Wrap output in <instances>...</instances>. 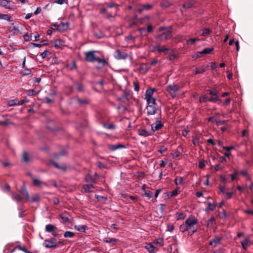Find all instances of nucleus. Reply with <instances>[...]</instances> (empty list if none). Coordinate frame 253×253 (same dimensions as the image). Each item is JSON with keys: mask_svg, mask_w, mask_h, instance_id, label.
Instances as JSON below:
<instances>
[{"mask_svg": "<svg viewBox=\"0 0 253 253\" xmlns=\"http://www.w3.org/2000/svg\"><path fill=\"white\" fill-rule=\"evenodd\" d=\"M210 31H211L209 28H205V29L202 30L200 32V34L203 36H207L210 34Z\"/></svg>", "mask_w": 253, "mask_h": 253, "instance_id": "nucleus-23", "label": "nucleus"}, {"mask_svg": "<svg viewBox=\"0 0 253 253\" xmlns=\"http://www.w3.org/2000/svg\"><path fill=\"white\" fill-rule=\"evenodd\" d=\"M195 74H201L205 72V70L203 68H200L199 69H196L194 71Z\"/></svg>", "mask_w": 253, "mask_h": 253, "instance_id": "nucleus-39", "label": "nucleus"}, {"mask_svg": "<svg viewBox=\"0 0 253 253\" xmlns=\"http://www.w3.org/2000/svg\"><path fill=\"white\" fill-rule=\"evenodd\" d=\"M55 239L52 240H45L43 244V245L48 248H56L57 245L54 242Z\"/></svg>", "mask_w": 253, "mask_h": 253, "instance_id": "nucleus-9", "label": "nucleus"}, {"mask_svg": "<svg viewBox=\"0 0 253 253\" xmlns=\"http://www.w3.org/2000/svg\"><path fill=\"white\" fill-rule=\"evenodd\" d=\"M209 100L211 102H215L218 100V99L216 97H211L210 98Z\"/></svg>", "mask_w": 253, "mask_h": 253, "instance_id": "nucleus-64", "label": "nucleus"}, {"mask_svg": "<svg viewBox=\"0 0 253 253\" xmlns=\"http://www.w3.org/2000/svg\"><path fill=\"white\" fill-rule=\"evenodd\" d=\"M161 116L160 115V112H159L157 114V117L156 118L155 123L151 125V131L153 134L155 131L160 129L163 126V124L161 123Z\"/></svg>", "mask_w": 253, "mask_h": 253, "instance_id": "nucleus-2", "label": "nucleus"}, {"mask_svg": "<svg viewBox=\"0 0 253 253\" xmlns=\"http://www.w3.org/2000/svg\"><path fill=\"white\" fill-rule=\"evenodd\" d=\"M145 248L151 253H154L155 252L156 248L151 243L147 244Z\"/></svg>", "mask_w": 253, "mask_h": 253, "instance_id": "nucleus-17", "label": "nucleus"}, {"mask_svg": "<svg viewBox=\"0 0 253 253\" xmlns=\"http://www.w3.org/2000/svg\"><path fill=\"white\" fill-rule=\"evenodd\" d=\"M158 48V52H163L165 54H168L169 53V51L170 50L169 48H167L164 46L160 47V48Z\"/></svg>", "mask_w": 253, "mask_h": 253, "instance_id": "nucleus-20", "label": "nucleus"}, {"mask_svg": "<svg viewBox=\"0 0 253 253\" xmlns=\"http://www.w3.org/2000/svg\"><path fill=\"white\" fill-rule=\"evenodd\" d=\"M104 241L108 243H112L113 244H115L117 242L118 240L115 238H104Z\"/></svg>", "mask_w": 253, "mask_h": 253, "instance_id": "nucleus-24", "label": "nucleus"}, {"mask_svg": "<svg viewBox=\"0 0 253 253\" xmlns=\"http://www.w3.org/2000/svg\"><path fill=\"white\" fill-rule=\"evenodd\" d=\"M23 159L26 162H28L30 161L28 155L26 152H24L23 153Z\"/></svg>", "mask_w": 253, "mask_h": 253, "instance_id": "nucleus-38", "label": "nucleus"}, {"mask_svg": "<svg viewBox=\"0 0 253 253\" xmlns=\"http://www.w3.org/2000/svg\"><path fill=\"white\" fill-rule=\"evenodd\" d=\"M12 199L17 202H21L22 201V197L17 194H13Z\"/></svg>", "mask_w": 253, "mask_h": 253, "instance_id": "nucleus-31", "label": "nucleus"}, {"mask_svg": "<svg viewBox=\"0 0 253 253\" xmlns=\"http://www.w3.org/2000/svg\"><path fill=\"white\" fill-rule=\"evenodd\" d=\"M180 231L184 232L186 231H189L188 229L187 228L186 224L183 223V224L181 225L180 226Z\"/></svg>", "mask_w": 253, "mask_h": 253, "instance_id": "nucleus-37", "label": "nucleus"}, {"mask_svg": "<svg viewBox=\"0 0 253 253\" xmlns=\"http://www.w3.org/2000/svg\"><path fill=\"white\" fill-rule=\"evenodd\" d=\"M17 100H12L8 102V105L9 106H13L14 105H17Z\"/></svg>", "mask_w": 253, "mask_h": 253, "instance_id": "nucleus-45", "label": "nucleus"}, {"mask_svg": "<svg viewBox=\"0 0 253 253\" xmlns=\"http://www.w3.org/2000/svg\"><path fill=\"white\" fill-rule=\"evenodd\" d=\"M65 0H55L54 2L59 4H62L64 3Z\"/></svg>", "mask_w": 253, "mask_h": 253, "instance_id": "nucleus-59", "label": "nucleus"}, {"mask_svg": "<svg viewBox=\"0 0 253 253\" xmlns=\"http://www.w3.org/2000/svg\"><path fill=\"white\" fill-rule=\"evenodd\" d=\"M93 188V185L92 184H86L84 185V189L85 192H90L91 189Z\"/></svg>", "mask_w": 253, "mask_h": 253, "instance_id": "nucleus-26", "label": "nucleus"}, {"mask_svg": "<svg viewBox=\"0 0 253 253\" xmlns=\"http://www.w3.org/2000/svg\"><path fill=\"white\" fill-rule=\"evenodd\" d=\"M205 167V163L203 161H201L199 162V167L200 169H203Z\"/></svg>", "mask_w": 253, "mask_h": 253, "instance_id": "nucleus-53", "label": "nucleus"}, {"mask_svg": "<svg viewBox=\"0 0 253 253\" xmlns=\"http://www.w3.org/2000/svg\"><path fill=\"white\" fill-rule=\"evenodd\" d=\"M172 37V33L170 30H168L163 33L156 36V38L160 39L161 41H164L169 39Z\"/></svg>", "mask_w": 253, "mask_h": 253, "instance_id": "nucleus-5", "label": "nucleus"}, {"mask_svg": "<svg viewBox=\"0 0 253 253\" xmlns=\"http://www.w3.org/2000/svg\"><path fill=\"white\" fill-rule=\"evenodd\" d=\"M32 35H29L28 34L24 35L23 38L25 41H29L32 40L31 39Z\"/></svg>", "mask_w": 253, "mask_h": 253, "instance_id": "nucleus-44", "label": "nucleus"}, {"mask_svg": "<svg viewBox=\"0 0 253 253\" xmlns=\"http://www.w3.org/2000/svg\"><path fill=\"white\" fill-rule=\"evenodd\" d=\"M116 7H117V4L116 3H110V4H108V8L115 7V8H116Z\"/></svg>", "mask_w": 253, "mask_h": 253, "instance_id": "nucleus-62", "label": "nucleus"}, {"mask_svg": "<svg viewBox=\"0 0 253 253\" xmlns=\"http://www.w3.org/2000/svg\"><path fill=\"white\" fill-rule=\"evenodd\" d=\"M221 238L215 236L212 240H211L209 244L212 247H215L221 243Z\"/></svg>", "mask_w": 253, "mask_h": 253, "instance_id": "nucleus-10", "label": "nucleus"}, {"mask_svg": "<svg viewBox=\"0 0 253 253\" xmlns=\"http://www.w3.org/2000/svg\"><path fill=\"white\" fill-rule=\"evenodd\" d=\"M153 6V5L152 4H144L142 5L141 8H139L137 10L140 13H141L143 11L149 10L151 9Z\"/></svg>", "mask_w": 253, "mask_h": 253, "instance_id": "nucleus-14", "label": "nucleus"}, {"mask_svg": "<svg viewBox=\"0 0 253 253\" xmlns=\"http://www.w3.org/2000/svg\"><path fill=\"white\" fill-rule=\"evenodd\" d=\"M154 243L156 244H159L161 246H163V240L162 238L157 239L154 242Z\"/></svg>", "mask_w": 253, "mask_h": 253, "instance_id": "nucleus-41", "label": "nucleus"}, {"mask_svg": "<svg viewBox=\"0 0 253 253\" xmlns=\"http://www.w3.org/2000/svg\"><path fill=\"white\" fill-rule=\"evenodd\" d=\"M27 93L28 95H34L37 94L38 92L34 89H30L27 91Z\"/></svg>", "mask_w": 253, "mask_h": 253, "instance_id": "nucleus-43", "label": "nucleus"}, {"mask_svg": "<svg viewBox=\"0 0 253 253\" xmlns=\"http://www.w3.org/2000/svg\"><path fill=\"white\" fill-rule=\"evenodd\" d=\"M199 139L197 138H195L192 140V142L194 145H196L199 144Z\"/></svg>", "mask_w": 253, "mask_h": 253, "instance_id": "nucleus-54", "label": "nucleus"}, {"mask_svg": "<svg viewBox=\"0 0 253 253\" xmlns=\"http://www.w3.org/2000/svg\"><path fill=\"white\" fill-rule=\"evenodd\" d=\"M199 39L198 38H192L188 40L186 42L187 44H193L195 42L199 41Z\"/></svg>", "mask_w": 253, "mask_h": 253, "instance_id": "nucleus-34", "label": "nucleus"}, {"mask_svg": "<svg viewBox=\"0 0 253 253\" xmlns=\"http://www.w3.org/2000/svg\"><path fill=\"white\" fill-rule=\"evenodd\" d=\"M208 208L211 210L213 211L215 209V205L214 203H208Z\"/></svg>", "mask_w": 253, "mask_h": 253, "instance_id": "nucleus-49", "label": "nucleus"}, {"mask_svg": "<svg viewBox=\"0 0 253 253\" xmlns=\"http://www.w3.org/2000/svg\"><path fill=\"white\" fill-rule=\"evenodd\" d=\"M215 122H216V123L217 125H220L224 124L226 122V121H217V120H215Z\"/></svg>", "mask_w": 253, "mask_h": 253, "instance_id": "nucleus-63", "label": "nucleus"}, {"mask_svg": "<svg viewBox=\"0 0 253 253\" xmlns=\"http://www.w3.org/2000/svg\"><path fill=\"white\" fill-rule=\"evenodd\" d=\"M193 5V2L192 1H189L186 3L183 4V7L185 8H191Z\"/></svg>", "mask_w": 253, "mask_h": 253, "instance_id": "nucleus-35", "label": "nucleus"}, {"mask_svg": "<svg viewBox=\"0 0 253 253\" xmlns=\"http://www.w3.org/2000/svg\"><path fill=\"white\" fill-rule=\"evenodd\" d=\"M0 18L6 20H9L10 16L6 14H0Z\"/></svg>", "mask_w": 253, "mask_h": 253, "instance_id": "nucleus-40", "label": "nucleus"}, {"mask_svg": "<svg viewBox=\"0 0 253 253\" xmlns=\"http://www.w3.org/2000/svg\"><path fill=\"white\" fill-rule=\"evenodd\" d=\"M213 48H206L204 49L202 51L200 52V54H209L210 53L212 50Z\"/></svg>", "mask_w": 253, "mask_h": 253, "instance_id": "nucleus-28", "label": "nucleus"}, {"mask_svg": "<svg viewBox=\"0 0 253 253\" xmlns=\"http://www.w3.org/2000/svg\"><path fill=\"white\" fill-rule=\"evenodd\" d=\"M94 51H89L85 52V60L86 61L93 62L95 61L96 56L94 55Z\"/></svg>", "mask_w": 253, "mask_h": 253, "instance_id": "nucleus-7", "label": "nucleus"}, {"mask_svg": "<svg viewBox=\"0 0 253 253\" xmlns=\"http://www.w3.org/2000/svg\"><path fill=\"white\" fill-rule=\"evenodd\" d=\"M197 223V219L193 216H191L187 218L185 221V224H186L187 228L189 230H191L192 233L191 235L197 231V228H194V226Z\"/></svg>", "mask_w": 253, "mask_h": 253, "instance_id": "nucleus-1", "label": "nucleus"}, {"mask_svg": "<svg viewBox=\"0 0 253 253\" xmlns=\"http://www.w3.org/2000/svg\"><path fill=\"white\" fill-rule=\"evenodd\" d=\"M68 28V23H63L62 22L58 26V30L59 31H65Z\"/></svg>", "mask_w": 253, "mask_h": 253, "instance_id": "nucleus-18", "label": "nucleus"}, {"mask_svg": "<svg viewBox=\"0 0 253 253\" xmlns=\"http://www.w3.org/2000/svg\"><path fill=\"white\" fill-rule=\"evenodd\" d=\"M242 246L244 250H247L248 247L251 245V241L248 238H246L241 242Z\"/></svg>", "mask_w": 253, "mask_h": 253, "instance_id": "nucleus-15", "label": "nucleus"}, {"mask_svg": "<svg viewBox=\"0 0 253 253\" xmlns=\"http://www.w3.org/2000/svg\"><path fill=\"white\" fill-rule=\"evenodd\" d=\"M59 26V25H57L56 24H52L51 25V28L53 29V30H58V26Z\"/></svg>", "mask_w": 253, "mask_h": 253, "instance_id": "nucleus-61", "label": "nucleus"}, {"mask_svg": "<svg viewBox=\"0 0 253 253\" xmlns=\"http://www.w3.org/2000/svg\"><path fill=\"white\" fill-rule=\"evenodd\" d=\"M174 229V227L173 225H168V229L167 231L169 232H171Z\"/></svg>", "mask_w": 253, "mask_h": 253, "instance_id": "nucleus-56", "label": "nucleus"}, {"mask_svg": "<svg viewBox=\"0 0 253 253\" xmlns=\"http://www.w3.org/2000/svg\"><path fill=\"white\" fill-rule=\"evenodd\" d=\"M31 73V70L28 69H25L21 72V74L22 76H27L30 75Z\"/></svg>", "mask_w": 253, "mask_h": 253, "instance_id": "nucleus-33", "label": "nucleus"}, {"mask_svg": "<svg viewBox=\"0 0 253 253\" xmlns=\"http://www.w3.org/2000/svg\"><path fill=\"white\" fill-rule=\"evenodd\" d=\"M134 89L135 91H139V85L136 83H134Z\"/></svg>", "mask_w": 253, "mask_h": 253, "instance_id": "nucleus-57", "label": "nucleus"}, {"mask_svg": "<svg viewBox=\"0 0 253 253\" xmlns=\"http://www.w3.org/2000/svg\"><path fill=\"white\" fill-rule=\"evenodd\" d=\"M40 195L38 194H36L35 195H33L31 198H30V201L29 202H38L40 200Z\"/></svg>", "mask_w": 253, "mask_h": 253, "instance_id": "nucleus-29", "label": "nucleus"}, {"mask_svg": "<svg viewBox=\"0 0 253 253\" xmlns=\"http://www.w3.org/2000/svg\"><path fill=\"white\" fill-rule=\"evenodd\" d=\"M154 92V90L152 88L148 89L146 91L145 94V98L147 100V102H149L150 103H155V99L153 97V94Z\"/></svg>", "mask_w": 253, "mask_h": 253, "instance_id": "nucleus-6", "label": "nucleus"}, {"mask_svg": "<svg viewBox=\"0 0 253 253\" xmlns=\"http://www.w3.org/2000/svg\"><path fill=\"white\" fill-rule=\"evenodd\" d=\"M138 133L139 135L144 136V137H147L148 136L152 135L153 134L151 130L150 131H147L145 129H139L138 131Z\"/></svg>", "mask_w": 253, "mask_h": 253, "instance_id": "nucleus-13", "label": "nucleus"}, {"mask_svg": "<svg viewBox=\"0 0 253 253\" xmlns=\"http://www.w3.org/2000/svg\"><path fill=\"white\" fill-rule=\"evenodd\" d=\"M145 194L148 198H151L153 196V193L150 191L145 192Z\"/></svg>", "mask_w": 253, "mask_h": 253, "instance_id": "nucleus-58", "label": "nucleus"}, {"mask_svg": "<svg viewBox=\"0 0 253 253\" xmlns=\"http://www.w3.org/2000/svg\"><path fill=\"white\" fill-rule=\"evenodd\" d=\"M199 100L200 102H206L207 101V97L206 95H203L200 97Z\"/></svg>", "mask_w": 253, "mask_h": 253, "instance_id": "nucleus-48", "label": "nucleus"}, {"mask_svg": "<svg viewBox=\"0 0 253 253\" xmlns=\"http://www.w3.org/2000/svg\"><path fill=\"white\" fill-rule=\"evenodd\" d=\"M48 55V51L47 50H44L42 53V56L43 58H45Z\"/></svg>", "mask_w": 253, "mask_h": 253, "instance_id": "nucleus-60", "label": "nucleus"}, {"mask_svg": "<svg viewBox=\"0 0 253 253\" xmlns=\"http://www.w3.org/2000/svg\"><path fill=\"white\" fill-rule=\"evenodd\" d=\"M47 44V41L46 40H42L40 43H33L35 47H41L42 45Z\"/></svg>", "mask_w": 253, "mask_h": 253, "instance_id": "nucleus-30", "label": "nucleus"}, {"mask_svg": "<svg viewBox=\"0 0 253 253\" xmlns=\"http://www.w3.org/2000/svg\"><path fill=\"white\" fill-rule=\"evenodd\" d=\"M85 181L86 182H90L91 183H95V178L91 176L90 174H87L85 177Z\"/></svg>", "mask_w": 253, "mask_h": 253, "instance_id": "nucleus-25", "label": "nucleus"}, {"mask_svg": "<svg viewBox=\"0 0 253 253\" xmlns=\"http://www.w3.org/2000/svg\"><path fill=\"white\" fill-rule=\"evenodd\" d=\"M148 106L146 107L147 113L148 115H153L155 114H156V116H157V114L160 112L161 111L159 110L157 111L156 108V103H150L149 102H147Z\"/></svg>", "mask_w": 253, "mask_h": 253, "instance_id": "nucleus-3", "label": "nucleus"}, {"mask_svg": "<svg viewBox=\"0 0 253 253\" xmlns=\"http://www.w3.org/2000/svg\"><path fill=\"white\" fill-rule=\"evenodd\" d=\"M74 235L75 233L71 231H66L64 234V236L65 238H72Z\"/></svg>", "mask_w": 253, "mask_h": 253, "instance_id": "nucleus-32", "label": "nucleus"}, {"mask_svg": "<svg viewBox=\"0 0 253 253\" xmlns=\"http://www.w3.org/2000/svg\"><path fill=\"white\" fill-rule=\"evenodd\" d=\"M114 57L118 60L125 59L127 57V54L124 52H121L120 50L118 49L115 51Z\"/></svg>", "mask_w": 253, "mask_h": 253, "instance_id": "nucleus-8", "label": "nucleus"}, {"mask_svg": "<svg viewBox=\"0 0 253 253\" xmlns=\"http://www.w3.org/2000/svg\"><path fill=\"white\" fill-rule=\"evenodd\" d=\"M12 124V123L9 120H6L5 121H0V125L7 126L10 124Z\"/></svg>", "mask_w": 253, "mask_h": 253, "instance_id": "nucleus-36", "label": "nucleus"}, {"mask_svg": "<svg viewBox=\"0 0 253 253\" xmlns=\"http://www.w3.org/2000/svg\"><path fill=\"white\" fill-rule=\"evenodd\" d=\"M179 87L175 84L169 85L167 86V90L169 93L172 97H176V92L179 90Z\"/></svg>", "mask_w": 253, "mask_h": 253, "instance_id": "nucleus-4", "label": "nucleus"}, {"mask_svg": "<svg viewBox=\"0 0 253 253\" xmlns=\"http://www.w3.org/2000/svg\"><path fill=\"white\" fill-rule=\"evenodd\" d=\"M61 218L63 220V222L65 223L68 222L69 221L68 217L66 216L65 214H61Z\"/></svg>", "mask_w": 253, "mask_h": 253, "instance_id": "nucleus-46", "label": "nucleus"}, {"mask_svg": "<svg viewBox=\"0 0 253 253\" xmlns=\"http://www.w3.org/2000/svg\"><path fill=\"white\" fill-rule=\"evenodd\" d=\"M238 174L237 170H235L233 174H231V180H234L236 179V176Z\"/></svg>", "mask_w": 253, "mask_h": 253, "instance_id": "nucleus-52", "label": "nucleus"}, {"mask_svg": "<svg viewBox=\"0 0 253 253\" xmlns=\"http://www.w3.org/2000/svg\"><path fill=\"white\" fill-rule=\"evenodd\" d=\"M85 225H79L75 226V229L81 232H84L85 230Z\"/></svg>", "mask_w": 253, "mask_h": 253, "instance_id": "nucleus-27", "label": "nucleus"}, {"mask_svg": "<svg viewBox=\"0 0 253 253\" xmlns=\"http://www.w3.org/2000/svg\"><path fill=\"white\" fill-rule=\"evenodd\" d=\"M95 61H97L98 63L101 64L100 67H96L97 69H100L102 67L107 64V61L104 59H101L99 57H96L95 59Z\"/></svg>", "mask_w": 253, "mask_h": 253, "instance_id": "nucleus-16", "label": "nucleus"}, {"mask_svg": "<svg viewBox=\"0 0 253 253\" xmlns=\"http://www.w3.org/2000/svg\"><path fill=\"white\" fill-rule=\"evenodd\" d=\"M56 227L52 224H47L45 226V230L48 232H52Z\"/></svg>", "mask_w": 253, "mask_h": 253, "instance_id": "nucleus-21", "label": "nucleus"}, {"mask_svg": "<svg viewBox=\"0 0 253 253\" xmlns=\"http://www.w3.org/2000/svg\"><path fill=\"white\" fill-rule=\"evenodd\" d=\"M20 193L22 195L23 198H24L27 201H30V198L29 195V193L24 187H22L20 190Z\"/></svg>", "mask_w": 253, "mask_h": 253, "instance_id": "nucleus-12", "label": "nucleus"}, {"mask_svg": "<svg viewBox=\"0 0 253 253\" xmlns=\"http://www.w3.org/2000/svg\"><path fill=\"white\" fill-rule=\"evenodd\" d=\"M77 87L79 91H82L84 90V87L82 84H77Z\"/></svg>", "mask_w": 253, "mask_h": 253, "instance_id": "nucleus-51", "label": "nucleus"}, {"mask_svg": "<svg viewBox=\"0 0 253 253\" xmlns=\"http://www.w3.org/2000/svg\"><path fill=\"white\" fill-rule=\"evenodd\" d=\"M215 221V219L214 217H211L209 220H208L207 222V226H209L210 225H212V223Z\"/></svg>", "mask_w": 253, "mask_h": 253, "instance_id": "nucleus-50", "label": "nucleus"}, {"mask_svg": "<svg viewBox=\"0 0 253 253\" xmlns=\"http://www.w3.org/2000/svg\"><path fill=\"white\" fill-rule=\"evenodd\" d=\"M183 181V178L182 177L177 178L174 180V182L176 185L180 184Z\"/></svg>", "mask_w": 253, "mask_h": 253, "instance_id": "nucleus-42", "label": "nucleus"}, {"mask_svg": "<svg viewBox=\"0 0 253 253\" xmlns=\"http://www.w3.org/2000/svg\"><path fill=\"white\" fill-rule=\"evenodd\" d=\"M48 165L50 166H53L54 167L62 171H65L66 170V167L65 166H59L57 163L52 161H50Z\"/></svg>", "mask_w": 253, "mask_h": 253, "instance_id": "nucleus-11", "label": "nucleus"}, {"mask_svg": "<svg viewBox=\"0 0 253 253\" xmlns=\"http://www.w3.org/2000/svg\"><path fill=\"white\" fill-rule=\"evenodd\" d=\"M29 175L32 176V175H31L30 173H29ZM31 177L32 178L33 183V184L35 186H41L42 184H43V182H42V181H40V180H39L38 179H36V178H34L33 177Z\"/></svg>", "mask_w": 253, "mask_h": 253, "instance_id": "nucleus-19", "label": "nucleus"}, {"mask_svg": "<svg viewBox=\"0 0 253 253\" xmlns=\"http://www.w3.org/2000/svg\"><path fill=\"white\" fill-rule=\"evenodd\" d=\"M162 6L164 7H168L170 5V3L167 0H164L162 2Z\"/></svg>", "mask_w": 253, "mask_h": 253, "instance_id": "nucleus-47", "label": "nucleus"}, {"mask_svg": "<svg viewBox=\"0 0 253 253\" xmlns=\"http://www.w3.org/2000/svg\"><path fill=\"white\" fill-rule=\"evenodd\" d=\"M9 3V2L6 0H0V5L2 6H5L6 8L10 9Z\"/></svg>", "mask_w": 253, "mask_h": 253, "instance_id": "nucleus-22", "label": "nucleus"}, {"mask_svg": "<svg viewBox=\"0 0 253 253\" xmlns=\"http://www.w3.org/2000/svg\"><path fill=\"white\" fill-rule=\"evenodd\" d=\"M42 11V9L40 7H38L37 8L36 10L34 12V14L36 15H37L38 14L40 13Z\"/></svg>", "mask_w": 253, "mask_h": 253, "instance_id": "nucleus-55", "label": "nucleus"}]
</instances>
